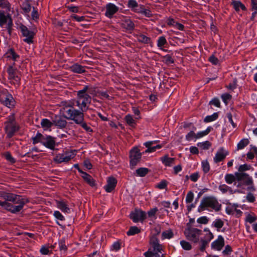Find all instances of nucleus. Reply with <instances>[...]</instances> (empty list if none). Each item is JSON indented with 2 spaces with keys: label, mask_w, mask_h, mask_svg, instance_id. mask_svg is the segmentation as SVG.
<instances>
[{
  "label": "nucleus",
  "mask_w": 257,
  "mask_h": 257,
  "mask_svg": "<svg viewBox=\"0 0 257 257\" xmlns=\"http://www.w3.org/2000/svg\"><path fill=\"white\" fill-rule=\"evenodd\" d=\"M202 233V231L199 229L189 227L184 231V234L187 238L194 243H197L199 240V237Z\"/></svg>",
  "instance_id": "423d86ee"
},
{
  "label": "nucleus",
  "mask_w": 257,
  "mask_h": 257,
  "mask_svg": "<svg viewBox=\"0 0 257 257\" xmlns=\"http://www.w3.org/2000/svg\"><path fill=\"white\" fill-rule=\"evenodd\" d=\"M4 156L6 159L11 163L13 164L16 162V160L12 156L10 152H6L4 154Z\"/></svg>",
  "instance_id": "c03bdc74"
},
{
  "label": "nucleus",
  "mask_w": 257,
  "mask_h": 257,
  "mask_svg": "<svg viewBox=\"0 0 257 257\" xmlns=\"http://www.w3.org/2000/svg\"><path fill=\"white\" fill-rule=\"evenodd\" d=\"M53 124L59 128H64L67 124L66 120L60 116H55L53 119Z\"/></svg>",
  "instance_id": "aec40b11"
},
{
  "label": "nucleus",
  "mask_w": 257,
  "mask_h": 257,
  "mask_svg": "<svg viewBox=\"0 0 257 257\" xmlns=\"http://www.w3.org/2000/svg\"><path fill=\"white\" fill-rule=\"evenodd\" d=\"M167 186V182L165 180H162L159 183L156 185V187L160 189H165Z\"/></svg>",
  "instance_id": "864d4df0"
},
{
  "label": "nucleus",
  "mask_w": 257,
  "mask_h": 257,
  "mask_svg": "<svg viewBox=\"0 0 257 257\" xmlns=\"http://www.w3.org/2000/svg\"><path fill=\"white\" fill-rule=\"evenodd\" d=\"M211 127H208L205 131L196 134V139L202 138L208 134L211 131Z\"/></svg>",
  "instance_id": "37998d69"
},
{
  "label": "nucleus",
  "mask_w": 257,
  "mask_h": 257,
  "mask_svg": "<svg viewBox=\"0 0 257 257\" xmlns=\"http://www.w3.org/2000/svg\"><path fill=\"white\" fill-rule=\"evenodd\" d=\"M130 165L134 168L140 161L142 153L138 148H134L130 151Z\"/></svg>",
  "instance_id": "0eeeda50"
},
{
  "label": "nucleus",
  "mask_w": 257,
  "mask_h": 257,
  "mask_svg": "<svg viewBox=\"0 0 257 257\" xmlns=\"http://www.w3.org/2000/svg\"><path fill=\"white\" fill-rule=\"evenodd\" d=\"M206 208H211L218 211L220 209L221 204L219 203L217 200L214 197H205L202 199L201 203L198 207V211L201 212Z\"/></svg>",
  "instance_id": "7ed1b4c3"
},
{
  "label": "nucleus",
  "mask_w": 257,
  "mask_h": 257,
  "mask_svg": "<svg viewBox=\"0 0 257 257\" xmlns=\"http://www.w3.org/2000/svg\"><path fill=\"white\" fill-rule=\"evenodd\" d=\"M193 138L196 139V134L193 131H190L186 136V139L188 141H190L192 140Z\"/></svg>",
  "instance_id": "bf43d9fd"
},
{
  "label": "nucleus",
  "mask_w": 257,
  "mask_h": 257,
  "mask_svg": "<svg viewBox=\"0 0 257 257\" xmlns=\"http://www.w3.org/2000/svg\"><path fill=\"white\" fill-rule=\"evenodd\" d=\"M0 101L9 108L15 104V100L12 95L7 91H4L0 94Z\"/></svg>",
  "instance_id": "6e6552de"
},
{
  "label": "nucleus",
  "mask_w": 257,
  "mask_h": 257,
  "mask_svg": "<svg viewBox=\"0 0 257 257\" xmlns=\"http://www.w3.org/2000/svg\"><path fill=\"white\" fill-rule=\"evenodd\" d=\"M208 240L201 239L200 241V250L201 251H204L205 250V248L208 245Z\"/></svg>",
  "instance_id": "09e8293b"
},
{
  "label": "nucleus",
  "mask_w": 257,
  "mask_h": 257,
  "mask_svg": "<svg viewBox=\"0 0 257 257\" xmlns=\"http://www.w3.org/2000/svg\"><path fill=\"white\" fill-rule=\"evenodd\" d=\"M88 88L83 87L77 92V98L68 102H62L60 111L63 114H77L76 111L84 113L88 109V105L90 104L91 97L86 93Z\"/></svg>",
  "instance_id": "f257e3e1"
},
{
  "label": "nucleus",
  "mask_w": 257,
  "mask_h": 257,
  "mask_svg": "<svg viewBox=\"0 0 257 257\" xmlns=\"http://www.w3.org/2000/svg\"><path fill=\"white\" fill-rule=\"evenodd\" d=\"M144 255L145 257H153L155 256V257H165V254H159L158 252H154L152 251L150 248L149 250L144 253Z\"/></svg>",
  "instance_id": "c85d7f7f"
},
{
  "label": "nucleus",
  "mask_w": 257,
  "mask_h": 257,
  "mask_svg": "<svg viewBox=\"0 0 257 257\" xmlns=\"http://www.w3.org/2000/svg\"><path fill=\"white\" fill-rule=\"evenodd\" d=\"M202 167L203 171L205 173H207L210 170V166L207 161H204L202 162Z\"/></svg>",
  "instance_id": "49530a36"
},
{
  "label": "nucleus",
  "mask_w": 257,
  "mask_h": 257,
  "mask_svg": "<svg viewBox=\"0 0 257 257\" xmlns=\"http://www.w3.org/2000/svg\"><path fill=\"white\" fill-rule=\"evenodd\" d=\"M232 252V249L230 245H227L224 249L222 251V253L224 255H228Z\"/></svg>",
  "instance_id": "774afa93"
},
{
  "label": "nucleus",
  "mask_w": 257,
  "mask_h": 257,
  "mask_svg": "<svg viewBox=\"0 0 257 257\" xmlns=\"http://www.w3.org/2000/svg\"><path fill=\"white\" fill-rule=\"evenodd\" d=\"M125 120L127 123L131 126H133L135 123V119H133L132 116L130 114H127L125 116Z\"/></svg>",
  "instance_id": "a18cd8bd"
},
{
  "label": "nucleus",
  "mask_w": 257,
  "mask_h": 257,
  "mask_svg": "<svg viewBox=\"0 0 257 257\" xmlns=\"http://www.w3.org/2000/svg\"><path fill=\"white\" fill-rule=\"evenodd\" d=\"M180 244L183 248L185 250H190L191 249V245L190 243L186 241L182 240L180 242Z\"/></svg>",
  "instance_id": "de8ad7c7"
},
{
  "label": "nucleus",
  "mask_w": 257,
  "mask_h": 257,
  "mask_svg": "<svg viewBox=\"0 0 257 257\" xmlns=\"http://www.w3.org/2000/svg\"><path fill=\"white\" fill-rule=\"evenodd\" d=\"M166 40L165 38L163 36L160 37L158 40L157 45L159 47H161L163 46L166 43Z\"/></svg>",
  "instance_id": "603ef678"
},
{
  "label": "nucleus",
  "mask_w": 257,
  "mask_h": 257,
  "mask_svg": "<svg viewBox=\"0 0 257 257\" xmlns=\"http://www.w3.org/2000/svg\"><path fill=\"white\" fill-rule=\"evenodd\" d=\"M150 247L149 248L154 252H158L159 254H163L162 253L163 246L159 242V239L156 235H153L150 239Z\"/></svg>",
  "instance_id": "1a4fd4ad"
},
{
  "label": "nucleus",
  "mask_w": 257,
  "mask_h": 257,
  "mask_svg": "<svg viewBox=\"0 0 257 257\" xmlns=\"http://www.w3.org/2000/svg\"><path fill=\"white\" fill-rule=\"evenodd\" d=\"M136 174L138 176L140 177H144L146 176L149 172V169L146 168H140L136 171Z\"/></svg>",
  "instance_id": "473e14b6"
},
{
  "label": "nucleus",
  "mask_w": 257,
  "mask_h": 257,
  "mask_svg": "<svg viewBox=\"0 0 257 257\" xmlns=\"http://www.w3.org/2000/svg\"><path fill=\"white\" fill-rule=\"evenodd\" d=\"M224 245V240L221 235H219L217 239L213 241L211 246L212 249L220 250Z\"/></svg>",
  "instance_id": "dca6fc26"
},
{
  "label": "nucleus",
  "mask_w": 257,
  "mask_h": 257,
  "mask_svg": "<svg viewBox=\"0 0 257 257\" xmlns=\"http://www.w3.org/2000/svg\"><path fill=\"white\" fill-rule=\"evenodd\" d=\"M121 243L119 241L114 242L111 247V249L114 251H117L120 248Z\"/></svg>",
  "instance_id": "8fccbe9b"
},
{
  "label": "nucleus",
  "mask_w": 257,
  "mask_h": 257,
  "mask_svg": "<svg viewBox=\"0 0 257 257\" xmlns=\"http://www.w3.org/2000/svg\"><path fill=\"white\" fill-rule=\"evenodd\" d=\"M197 222L200 224H207L208 222V219L206 216H202L199 218L197 220Z\"/></svg>",
  "instance_id": "338daca9"
},
{
  "label": "nucleus",
  "mask_w": 257,
  "mask_h": 257,
  "mask_svg": "<svg viewBox=\"0 0 257 257\" xmlns=\"http://www.w3.org/2000/svg\"><path fill=\"white\" fill-rule=\"evenodd\" d=\"M130 217L134 222H138L139 221L144 220L146 217V215L145 212L135 209L134 211L131 213Z\"/></svg>",
  "instance_id": "f8f14e48"
},
{
  "label": "nucleus",
  "mask_w": 257,
  "mask_h": 257,
  "mask_svg": "<svg viewBox=\"0 0 257 257\" xmlns=\"http://www.w3.org/2000/svg\"><path fill=\"white\" fill-rule=\"evenodd\" d=\"M28 198L14 193L0 191V206L12 213L21 211L25 204L29 203Z\"/></svg>",
  "instance_id": "f03ea898"
},
{
  "label": "nucleus",
  "mask_w": 257,
  "mask_h": 257,
  "mask_svg": "<svg viewBox=\"0 0 257 257\" xmlns=\"http://www.w3.org/2000/svg\"><path fill=\"white\" fill-rule=\"evenodd\" d=\"M117 183L116 179L114 177H109L107 184L104 186V189L107 192H111L115 187Z\"/></svg>",
  "instance_id": "6ab92c4d"
},
{
  "label": "nucleus",
  "mask_w": 257,
  "mask_h": 257,
  "mask_svg": "<svg viewBox=\"0 0 257 257\" xmlns=\"http://www.w3.org/2000/svg\"><path fill=\"white\" fill-rule=\"evenodd\" d=\"M9 79L11 82L14 84H19L20 81V77L17 74L13 75V76L9 77Z\"/></svg>",
  "instance_id": "79ce46f5"
},
{
  "label": "nucleus",
  "mask_w": 257,
  "mask_h": 257,
  "mask_svg": "<svg viewBox=\"0 0 257 257\" xmlns=\"http://www.w3.org/2000/svg\"><path fill=\"white\" fill-rule=\"evenodd\" d=\"M55 138L50 136H45L42 141V145L51 150H54L56 146Z\"/></svg>",
  "instance_id": "ddd939ff"
},
{
  "label": "nucleus",
  "mask_w": 257,
  "mask_h": 257,
  "mask_svg": "<svg viewBox=\"0 0 257 257\" xmlns=\"http://www.w3.org/2000/svg\"><path fill=\"white\" fill-rule=\"evenodd\" d=\"M53 123L47 118L42 119L41 124L43 128H48L52 126Z\"/></svg>",
  "instance_id": "72a5a7b5"
},
{
  "label": "nucleus",
  "mask_w": 257,
  "mask_h": 257,
  "mask_svg": "<svg viewBox=\"0 0 257 257\" xmlns=\"http://www.w3.org/2000/svg\"><path fill=\"white\" fill-rule=\"evenodd\" d=\"M74 157V154L71 152H66L59 154L54 158V161L57 163L67 162Z\"/></svg>",
  "instance_id": "9d476101"
},
{
  "label": "nucleus",
  "mask_w": 257,
  "mask_h": 257,
  "mask_svg": "<svg viewBox=\"0 0 257 257\" xmlns=\"http://www.w3.org/2000/svg\"><path fill=\"white\" fill-rule=\"evenodd\" d=\"M6 55L7 57L12 58L14 61H16L19 58V56L12 49H10L6 53Z\"/></svg>",
  "instance_id": "2f4dec72"
},
{
  "label": "nucleus",
  "mask_w": 257,
  "mask_h": 257,
  "mask_svg": "<svg viewBox=\"0 0 257 257\" xmlns=\"http://www.w3.org/2000/svg\"><path fill=\"white\" fill-rule=\"evenodd\" d=\"M128 7L135 10V8L138 7V5L135 0H129L128 2Z\"/></svg>",
  "instance_id": "5fc2aeb1"
},
{
  "label": "nucleus",
  "mask_w": 257,
  "mask_h": 257,
  "mask_svg": "<svg viewBox=\"0 0 257 257\" xmlns=\"http://www.w3.org/2000/svg\"><path fill=\"white\" fill-rule=\"evenodd\" d=\"M237 177V181H243L245 185H248L252 183V179L248 174L245 173H235Z\"/></svg>",
  "instance_id": "2eb2a0df"
},
{
  "label": "nucleus",
  "mask_w": 257,
  "mask_h": 257,
  "mask_svg": "<svg viewBox=\"0 0 257 257\" xmlns=\"http://www.w3.org/2000/svg\"><path fill=\"white\" fill-rule=\"evenodd\" d=\"M153 144V142H148L145 143V146L148 148L146 151V153H151L155 152L156 149H160L161 146L158 145L154 147H151V145Z\"/></svg>",
  "instance_id": "5701e85b"
},
{
  "label": "nucleus",
  "mask_w": 257,
  "mask_h": 257,
  "mask_svg": "<svg viewBox=\"0 0 257 257\" xmlns=\"http://www.w3.org/2000/svg\"><path fill=\"white\" fill-rule=\"evenodd\" d=\"M70 68L74 73H82L85 71L84 67L78 64L73 65Z\"/></svg>",
  "instance_id": "b1692460"
},
{
  "label": "nucleus",
  "mask_w": 257,
  "mask_h": 257,
  "mask_svg": "<svg viewBox=\"0 0 257 257\" xmlns=\"http://www.w3.org/2000/svg\"><path fill=\"white\" fill-rule=\"evenodd\" d=\"M198 146H200L204 150H206L210 147L211 144L208 141H206L205 142L198 144Z\"/></svg>",
  "instance_id": "69168bd1"
},
{
  "label": "nucleus",
  "mask_w": 257,
  "mask_h": 257,
  "mask_svg": "<svg viewBox=\"0 0 257 257\" xmlns=\"http://www.w3.org/2000/svg\"><path fill=\"white\" fill-rule=\"evenodd\" d=\"M136 12H138L144 14L145 16L147 17H150L152 16L151 12L149 10H146L144 9H142L140 11H138L137 10H135Z\"/></svg>",
  "instance_id": "3c124183"
},
{
  "label": "nucleus",
  "mask_w": 257,
  "mask_h": 257,
  "mask_svg": "<svg viewBox=\"0 0 257 257\" xmlns=\"http://www.w3.org/2000/svg\"><path fill=\"white\" fill-rule=\"evenodd\" d=\"M141 231L140 229H139L137 226H132L130 227L129 230L127 232V234L128 235H133L134 234L139 233Z\"/></svg>",
  "instance_id": "58836bf2"
},
{
  "label": "nucleus",
  "mask_w": 257,
  "mask_h": 257,
  "mask_svg": "<svg viewBox=\"0 0 257 257\" xmlns=\"http://www.w3.org/2000/svg\"><path fill=\"white\" fill-rule=\"evenodd\" d=\"M213 224L217 228V231H219L224 225V222L220 219H217L213 221Z\"/></svg>",
  "instance_id": "c9c22d12"
},
{
  "label": "nucleus",
  "mask_w": 257,
  "mask_h": 257,
  "mask_svg": "<svg viewBox=\"0 0 257 257\" xmlns=\"http://www.w3.org/2000/svg\"><path fill=\"white\" fill-rule=\"evenodd\" d=\"M225 182L228 184H231L233 182H235V180H237V177L235 175L231 174H227L225 176Z\"/></svg>",
  "instance_id": "cd10ccee"
},
{
  "label": "nucleus",
  "mask_w": 257,
  "mask_h": 257,
  "mask_svg": "<svg viewBox=\"0 0 257 257\" xmlns=\"http://www.w3.org/2000/svg\"><path fill=\"white\" fill-rule=\"evenodd\" d=\"M138 40L142 43L145 44H148L150 42V38L144 35H140L138 36Z\"/></svg>",
  "instance_id": "4c0bfd02"
},
{
  "label": "nucleus",
  "mask_w": 257,
  "mask_h": 257,
  "mask_svg": "<svg viewBox=\"0 0 257 257\" xmlns=\"http://www.w3.org/2000/svg\"><path fill=\"white\" fill-rule=\"evenodd\" d=\"M86 87L88 88L86 90V93H88L89 95H97L96 88L89 85H85L84 86V87Z\"/></svg>",
  "instance_id": "a19ab883"
},
{
  "label": "nucleus",
  "mask_w": 257,
  "mask_h": 257,
  "mask_svg": "<svg viewBox=\"0 0 257 257\" xmlns=\"http://www.w3.org/2000/svg\"><path fill=\"white\" fill-rule=\"evenodd\" d=\"M121 25L122 27L127 30H133L135 27V24L130 19L124 20Z\"/></svg>",
  "instance_id": "393cba45"
},
{
  "label": "nucleus",
  "mask_w": 257,
  "mask_h": 257,
  "mask_svg": "<svg viewBox=\"0 0 257 257\" xmlns=\"http://www.w3.org/2000/svg\"><path fill=\"white\" fill-rule=\"evenodd\" d=\"M7 23V29L9 34L11 33V28L13 25L12 20L8 16L5 15H0V26L3 27L4 24Z\"/></svg>",
  "instance_id": "f3484780"
},
{
  "label": "nucleus",
  "mask_w": 257,
  "mask_h": 257,
  "mask_svg": "<svg viewBox=\"0 0 257 257\" xmlns=\"http://www.w3.org/2000/svg\"><path fill=\"white\" fill-rule=\"evenodd\" d=\"M231 5H232L233 8L236 11H239L240 9L242 10H245V7L240 2L237 1H233L231 2Z\"/></svg>",
  "instance_id": "bb28decb"
},
{
  "label": "nucleus",
  "mask_w": 257,
  "mask_h": 257,
  "mask_svg": "<svg viewBox=\"0 0 257 257\" xmlns=\"http://www.w3.org/2000/svg\"><path fill=\"white\" fill-rule=\"evenodd\" d=\"M218 115L217 112L214 113L211 115L206 116L204 119V122H209L215 120L218 118Z\"/></svg>",
  "instance_id": "e433bc0d"
},
{
  "label": "nucleus",
  "mask_w": 257,
  "mask_h": 257,
  "mask_svg": "<svg viewBox=\"0 0 257 257\" xmlns=\"http://www.w3.org/2000/svg\"><path fill=\"white\" fill-rule=\"evenodd\" d=\"M161 160L166 166H171L175 163V159L169 158L167 155L161 158Z\"/></svg>",
  "instance_id": "4be33fe9"
},
{
  "label": "nucleus",
  "mask_w": 257,
  "mask_h": 257,
  "mask_svg": "<svg viewBox=\"0 0 257 257\" xmlns=\"http://www.w3.org/2000/svg\"><path fill=\"white\" fill-rule=\"evenodd\" d=\"M250 169V166L247 164L241 165L239 167L238 173H244L245 171H247Z\"/></svg>",
  "instance_id": "6e6d98bb"
},
{
  "label": "nucleus",
  "mask_w": 257,
  "mask_h": 257,
  "mask_svg": "<svg viewBox=\"0 0 257 257\" xmlns=\"http://www.w3.org/2000/svg\"><path fill=\"white\" fill-rule=\"evenodd\" d=\"M223 102L227 104L228 103V101L230 100L231 98V96L229 94H224L221 96Z\"/></svg>",
  "instance_id": "0e129e2a"
},
{
  "label": "nucleus",
  "mask_w": 257,
  "mask_h": 257,
  "mask_svg": "<svg viewBox=\"0 0 257 257\" xmlns=\"http://www.w3.org/2000/svg\"><path fill=\"white\" fill-rule=\"evenodd\" d=\"M246 199L248 202H251V203L254 202V201L255 200V197L254 196L253 194H252L250 192H248L247 193V194L246 196Z\"/></svg>",
  "instance_id": "052dcab7"
},
{
  "label": "nucleus",
  "mask_w": 257,
  "mask_h": 257,
  "mask_svg": "<svg viewBox=\"0 0 257 257\" xmlns=\"http://www.w3.org/2000/svg\"><path fill=\"white\" fill-rule=\"evenodd\" d=\"M173 236V233L171 230H166L162 234V239H170Z\"/></svg>",
  "instance_id": "ea45409f"
},
{
  "label": "nucleus",
  "mask_w": 257,
  "mask_h": 257,
  "mask_svg": "<svg viewBox=\"0 0 257 257\" xmlns=\"http://www.w3.org/2000/svg\"><path fill=\"white\" fill-rule=\"evenodd\" d=\"M249 143L247 139H242L237 144V147L238 150L243 149L245 147L248 145Z\"/></svg>",
  "instance_id": "f704fd0d"
},
{
  "label": "nucleus",
  "mask_w": 257,
  "mask_h": 257,
  "mask_svg": "<svg viewBox=\"0 0 257 257\" xmlns=\"http://www.w3.org/2000/svg\"><path fill=\"white\" fill-rule=\"evenodd\" d=\"M5 129L7 137L11 138L19 129V126L15 120L14 114H12L7 117L5 122Z\"/></svg>",
  "instance_id": "20e7f679"
},
{
  "label": "nucleus",
  "mask_w": 257,
  "mask_h": 257,
  "mask_svg": "<svg viewBox=\"0 0 257 257\" xmlns=\"http://www.w3.org/2000/svg\"><path fill=\"white\" fill-rule=\"evenodd\" d=\"M77 114H63L64 117L70 120H73L76 124L80 125L87 132H92L91 128L87 125L86 122L84 121V113H81L79 111H76Z\"/></svg>",
  "instance_id": "39448f33"
},
{
  "label": "nucleus",
  "mask_w": 257,
  "mask_h": 257,
  "mask_svg": "<svg viewBox=\"0 0 257 257\" xmlns=\"http://www.w3.org/2000/svg\"><path fill=\"white\" fill-rule=\"evenodd\" d=\"M59 245L60 249L61 250H63L64 251H66L67 250V248L65 244V242L64 239H62L60 240Z\"/></svg>",
  "instance_id": "680f3d73"
},
{
  "label": "nucleus",
  "mask_w": 257,
  "mask_h": 257,
  "mask_svg": "<svg viewBox=\"0 0 257 257\" xmlns=\"http://www.w3.org/2000/svg\"><path fill=\"white\" fill-rule=\"evenodd\" d=\"M193 198L194 194L193 192L191 191H189L186 195V201L187 203H191L193 201Z\"/></svg>",
  "instance_id": "4d7b16f0"
},
{
  "label": "nucleus",
  "mask_w": 257,
  "mask_h": 257,
  "mask_svg": "<svg viewBox=\"0 0 257 257\" xmlns=\"http://www.w3.org/2000/svg\"><path fill=\"white\" fill-rule=\"evenodd\" d=\"M31 6L29 1H25L22 5V9L25 14L29 13L31 10Z\"/></svg>",
  "instance_id": "c756f323"
},
{
  "label": "nucleus",
  "mask_w": 257,
  "mask_h": 257,
  "mask_svg": "<svg viewBox=\"0 0 257 257\" xmlns=\"http://www.w3.org/2000/svg\"><path fill=\"white\" fill-rule=\"evenodd\" d=\"M20 28L23 36L26 37L24 41L28 44L32 43L35 34L34 33L29 30L26 26L23 25L20 26Z\"/></svg>",
  "instance_id": "9b49d317"
},
{
  "label": "nucleus",
  "mask_w": 257,
  "mask_h": 257,
  "mask_svg": "<svg viewBox=\"0 0 257 257\" xmlns=\"http://www.w3.org/2000/svg\"><path fill=\"white\" fill-rule=\"evenodd\" d=\"M228 155V152L227 151L223 148H220L216 152L213 158V161L215 163H219L223 161Z\"/></svg>",
  "instance_id": "4468645a"
},
{
  "label": "nucleus",
  "mask_w": 257,
  "mask_h": 257,
  "mask_svg": "<svg viewBox=\"0 0 257 257\" xmlns=\"http://www.w3.org/2000/svg\"><path fill=\"white\" fill-rule=\"evenodd\" d=\"M257 217L255 216H252L250 214H247V215L246 217L245 220L247 222H248L250 223L253 222L255 221Z\"/></svg>",
  "instance_id": "e2e57ef3"
},
{
  "label": "nucleus",
  "mask_w": 257,
  "mask_h": 257,
  "mask_svg": "<svg viewBox=\"0 0 257 257\" xmlns=\"http://www.w3.org/2000/svg\"><path fill=\"white\" fill-rule=\"evenodd\" d=\"M45 136H43L41 134L38 133L36 136L32 138L33 143L34 144L41 143L42 144V141L44 139Z\"/></svg>",
  "instance_id": "7c9ffc66"
},
{
  "label": "nucleus",
  "mask_w": 257,
  "mask_h": 257,
  "mask_svg": "<svg viewBox=\"0 0 257 257\" xmlns=\"http://www.w3.org/2000/svg\"><path fill=\"white\" fill-rule=\"evenodd\" d=\"M82 178L84 180L91 186H94L95 185V183L94 180L92 177L85 172H82Z\"/></svg>",
  "instance_id": "a878e982"
},
{
  "label": "nucleus",
  "mask_w": 257,
  "mask_h": 257,
  "mask_svg": "<svg viewBox=\"0 0 257 257\" xmlns=\"http://www.w3.org/2000/svg\"><path fill=\"white\" fill-rule=\"evenodd\" d=\"M118 10V8L115 5L109 3L106 6L105 16L108 18H111L117 12Z\"/></svg>",
  "instance_id": "a211bd4d"
},
{
  "label": "nucleus",
  "mask_w": 257,
  "mask_h": 257,
  "mask_svg": "<svg viewBox=\"0 0 257 257\" xmlns=\"http://www.w3.org/2000/svg\"><path fill=\"white\" fill-rule=\"evenodd\" d=\"M57 206L64 212H70V209L68 207L67 203L63 201H57Z\"/></svg>",
  "instance_id": "412c9836"
},
{
  "label": "nucleus",
  "mask_w": 257,
  "mask_h": 257,
  "mask_svg": "<svg viewBox=\"0 0 257 257\" xmlns=\"http://www.w3.org/2000/svg\"><path fill=\"white\" fill-rule=\"evenodd\" d=\"M40 251L42 254L44 255L48 254L50 253L49 247L46 245L42 246Z\"/></svg>",
  "instance_id": "13d9d810"
}]
</instances>
